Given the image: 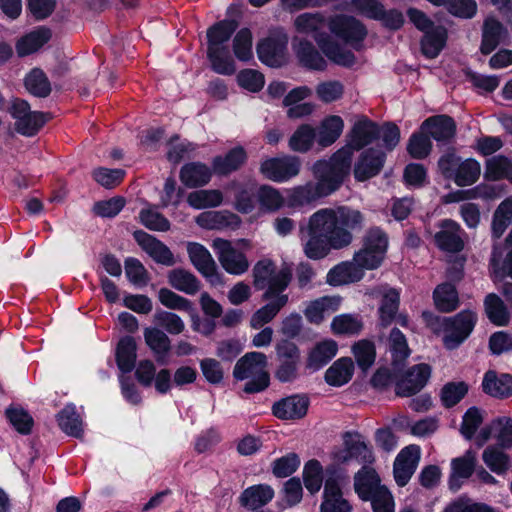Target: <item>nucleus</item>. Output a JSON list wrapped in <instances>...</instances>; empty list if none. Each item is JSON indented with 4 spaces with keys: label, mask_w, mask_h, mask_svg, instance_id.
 I'll return each mask as SVG.
<instances>
[{
    "label": "nucleus",
    "mask_w": 512,
    "mask_h": 512,
    "mask_svg": "<svg viewBox=\"0 0 512 512\" xmlns=\"http://www.w3.org/2000/svg\"><path fill=\"white\" fill-rule=\"evenodd\" d=\"M363 223L364 216L359 210L347 206L322 208V258L331 249L340 250L349 246L353 241L351 231L361 230Z\"/></svg>",
    "instance_id": "nucleus-1"
},
{
    "label": "nucleus",
    "mask_w": 512,
    "mask_h": 512,
    "mask_svg": "<svg viewBox=\"0 0 512 512\" xmlns=\"http://www.w3.org/2000/svg\"><path fill=\"white\" fill-rule=\"evenodd\" d=\"M406 14L417 30L422 32L420 51L426 59H435L447 45L448 30L442 24H436L425 12L410 7Z\"/></svg>",
    "instance_id": "nucleus-2"
},
{
    "label": "nucleus",
    "mask_w": 512,
    "mask_h": 512,
    "mask_svg": "<svg viewBox=\"0 0 512 512\" xmlns=\"http://www.w3.org/2000/svg\"><path fill=\"white\" fill-rule=\"evenodd\" d=\"M361 245V248L354 252L353 261L369 271L381 267L389 248L386 231L380 226L368 228L362 237Z\"/></svg>",
    "instance_id": "nucleus-3"
},
{
    "label": "nucleus",
    "mask_w": 512,
    "mask_h": 512,
    "mask_svg": "<svg viewBox=\"0 0 512 512\" xmlns=\"http://www.w3.org/2000/svg\"><path fill=\"white\" fill-rule=\"evenodd\" d=\"M267 365L268 361L264 353L249 352L237 361L233 375L238 380L252 378V380L245 384V392H260L269 385V374L266 371Z\"/></svg>",
    "instance_id": "nucleus-4"
},
{
    "label": "nucleus",
    "mask_w": 512,
    "mask_h": 512,
    "mask_svg": "<svg viewBox=\"0 0 512 512\" xmlns=\"http://www.w3.org/2000/svg\"><path fill=\"white\" fill-rule=\"evenodd\" d=\"M254 285L258 289L266 288L265 299H271L274 295L281 294L291 281L292 268L288 264H283L276 271L275 265L271 260L264 259L258 261L253 268Z\"/></svg>",
    "instance_id": "nucleus-5"
},
{
    "label": "nucleus",
    "mask_w": 512,
    "mask_h": 512,
    "mask_svg": "<svg viewBox=\"0 0 512 512\" xmlns=\"http://www.w3.org/2000/svg\"><path fill=\"white\" fill-rule=\"evenodd\" d=\"M329 29L339 43L357 52L364 49L368 29L366 25L356 17L347 14L335 15L329 21Z\"/></svg>",
    "instance_id": "nucleus-6"
},
{
    "label": "nucleus",
    "mask_w": 512,
    "mask_h": 512,
    "mask_svg": "<svg viewBox=\"0 0 512 512\" xmlns=\"http://www.w3.org/2000/svg\"><path fill=\"white\" fill-rule=\"evenodd\" d=\"M478 321L476 312L464 309L443 319V344L448 350L460 347L471 335Z\"/></svg>",
    "instance_id": "nucleus-7"
},
{
    "label": "nucleus",
    "mask_w": 512,
    "mask_h": 512,
    "mask_svg": "<svg viewBox=\"0 0 512 512\" xmlns=\"http://www.w3.org/2000/svg\"><path fill=\"white\" fill-rule=\"evenodd\" d=\"M331 463L325 468L322 467V483L324 489L322 493H326L329 485H335L339 493L345 494V490L350 486V476L348 470L343 464L351 461L345 447H334L330 453Z\"/></svg>",
    "instance_id": "nucleus-8"
},
{
    "label": "nucleus",
    "mask_w": 512,
    "mask_h": 512,
    "mask_svg": "<svg viewBox=\"0 0 512 512\" xmlns=\"http://www.w3.org/2000/svg\"><path fill=\"white\" fill-rule=\"evenodd\" d=\"M186 251L191 264L214 287L225 284L222 273L209 250L198 242H187Z\"/></svg>",
    "instance_id": "nucleus-9"
},
{
    "label": "nucleus",
    "mask_w": 512,
    "mask_h": 512,
    "mask_svg": "<svg viewBox=\"0 0 512 512\" xmlns=\"http://www.w3.org/2000/svg\"><path fill=\"white\" fill-rule=\"evenodd\" d=\"M432 368L427 363H419L398 373L395 382V394L398 397H412L418 394L428 383Z\"/></svg>",
    "instance_id": "nucleus-10"
},
{
    "label": "nucleus",
    "mask_w": 512,
    "mask_h": 512,
    "mask_svg": "<svg viewBox=\"0 0 512 512\" xmlns=\"http://www.w3.org/2000/svg\"><path fill=\"white\" fill-rule=\"evenodd\" d=\"M213 248L222 268L231 275H242L249 269V261L246 255L238 251L231 241L223 238H215L212 241Z\"/></svg>",
    "instance_id": "nucleus-11"
},
{
    "label": "nucleus",
    "mask_w": 512,
    "mask_h": 512,
    "mask_svg": "<svg viewBox=\"0 0 512 512\" xmlns=\"http://www.w3.org/2000/svg\"><path fill=\"white\" fill-rule=\"evenodd\" d=\"M288 37L282 30L272 31L259 41L256 50L260 61L271 67H279L286 61Z\"/></svg>",
    "instance_id": "nucleus-12"
},
{
    "label": "nucleus",
    "mask_w": 512,
    "mask_h": 512,
    "mask_svg": "<svg viewBox=\"0 0 512 512\" xmlns=\"http://www.w3.org/2000/svg\"><path fill=\"white\" fill-rule=\"evenodd\" d=\"M278 366L275 377L280 382H290L296 378L297 367L300 361V351L295 343L289 340H280L275 345Z\"/></svg>",
    "instance_id": "nucleus-13"
},
{
    "label": "nucleus",
    "mask_w": 512,
    "mask_h": 512,
    "mask_svg": "<svg viewBox=\"0 0 512 512\" xmlns=\"http://www.w3.org/2000/svg\"><path fill=\"white\" fill-rule=\"evenodd\" d=\"M300 167L301 163L297 157L285 155L264 160L260 165V172L266 179L281 183L297 176Z\"/></svg>",
    "instance_id": "nucleus-14"
},
{
    "label": "nucleus",
    "mask_w": 512,
    "mask_h": 512,
    "mask_svg": "<svg viewBox=\"0 0 512 512\" xmlns=\"http://www.w3.org/2000/svg\"><path fill=\"white\" fill-rule=\"evenodd\" d=\"M387 159L386 152L375 147L364 149L354 164L353 175L356 181L365 182L382 171Z\"/></svg>",
    "instance_id": "nucleus-15"
},
{
    "label": "nucleus",
    "mask_w": 512,
    "mask_h": 512,
    "mask_svg": "<svg viewBox=\"0 0 512 512\" xmlns=\"http://www.w3.org/2000/svg\"><path fill=\"white\" fill-rule=\"evenodd\" d=\"M421 129L435 140L438 145L450 144L457 133V124L454 118L447 114H438L426 118L421 123Z\"/></svg>",
    "instance_id": "nucleus-16"
},
{
    "label": "nucleus",
    "mask_w": 512,
    "mask_h": 512,
    "mask_svg": "<svg viewBox=\"0 0 512 512\" xmlns=\"http://www.w3.org/2000/svg\"><path fill=\"white\" fill-rule=\"evenodd\" d=\"M380 124L367 116L360 117L346 135V140L356 151L366 149L370 144L380 138Z\"/></svg>",
    "instance_id": "nucleus-17"
},
{
    "label": "nucleus",
    "mask_w": 512,
    "mask_h": 512,
    "mask_svg": "<svg viewBox=\"0 0 512 512\" xmlns=\"http://www.w3.org/2000/svg\"><path fill=\"white\" fill-rule=\"evenodd\" d=\"M420 460V447L412 444L404 447L393 465V475L399 487L406 486L415 473Z\"/></svg>",
    "instance_id": "nucleus-18"
},
{
    "label": "nucleus",
    "mask_w": 512,
    "mask_h": 512,
    "mask_svg": "<svg viewBox=\"0 0 512 512\" xmlns=\"http://www.w3.org/2000/svg\"><path fill=\"white\" fill-rule=\"evenodd\" d=\"M438 226L440 230L434 235L435 245L444 252L458 253L462 251L464 242L460 236V225L452 219H443Z\"/></svg>",
    "instance_id": "nucleus-19"
},
{
    "label": "nucleus",
    "mask_w": 512,
    "mask_h": 512,
    "mask_svg": "<svg viewBox=\"0 0 512 512\" xmlns=\"http://www.w3.org/2000/svg\"><path fill=\"white\" fill-rule=\"evenodd\" d=\"M134 238L155 262L165 266H173L176 263L171 250L155 237L143 231H136Z\"/></svg>",
    "instance_id": "nucleus-20"
},
{
    "label": "nucleus",
    "mask_w": 512,
    "mask_h": 512,
    "mask_svg": "<svg viewBox=\"0 0 512 512\" xmlns=\"http://www.w3.org/2000/svg\"><path fill=\"white\" fill-rule=\"evenodd\" d=\"M385 485L374 468L363 466L354 475V490L359 499L367 502L372 499Z\"/></svg>",
    "instance_id": "nucleus-21"
},
{
    "label": "nucleus",
    "mask_w": 512,
    "mask_h": 512,
    "mask_svg": "<svg viewBox=\"0 0 512 512\" xmlns=\"http://www.w3.org/2000/svg\"><path fill=\"white\" fill-rule=\"evenodd\" d=\"M482 390L496 399H507L512 396V375L488 370L482 380Z\"/></svg>",
    "instance_id": "nucleus-22"
},
{
    "label": "nucleus",
    "mask_w": 512,
    "mask_h": 512,
    "mask_svg": "<svg viewBox=\"0 0 512 512\" xmlns=\"http://www.w3.org/2000/svg\"><path fill=\"white\" fill-rule=\"evenodd\" d=\"M506 27L495 17L485 18L482 26L480 52L483 55L491 54L507 36Z\"/></svg>",
    "instance_id": "nucleus-23"
},
{
    "label": "nucleus",
    "mask_w": 512,
    "mask_h": 512,
    "mask_svg": "<svg viewBox=\"0 0 512 512\" xmlns=\"http://www.w3.org/2000/svg\"><path fill=\"white\" fill-rule=\"evenodd\" d=\"M308 399L303 396L293 395L281 399L273 404V415L281 420H297L304 417L308 410Z\"/></svg>",
    "instance_id": "nucleus-24"
},
{
    "label": "nucleus",
    "mask_w": 512,
    "mask_h": 512,
    "mask_svg": "<svg viewBox=\"0 0 512 512\" xmlns=\"http://www.w3.org/2000/svg\"><path fill=\"white\" fill-rule=\"evenodd\" d=\"M365 270L356 261H344L329 270L326 281L332 286L356 283L362 280Z\"/></svg>",
    "instance_id": "nucleus-25"
},
{
    "label": "nucleus",
    "mask_w": 512,
    "mask_h": 512,
    "mask_svg": "<svg viewBox=\"0 0 512 512\" xmlns=\"http://www.w3.org/2000/svg\"><path fill=\"white\" fill-rule=\"evenodd\" d=\"M300 238L304 252L311 259L320 258V212H315L306 224L300 227Z\"/></svg>",
    "instance_id": "nucleus-26"
},
{
    "label": "nucleus",
    "mask_w": 512,
    "mask_h": 512,
    "mask_svg": "<svg viewBox=\"0 0 512 512\" xmlns=\"http://www.w3.org/2000/svg\"><path fill=\"white\" fill-rule=\"evenodd\" d=\"M343 445L351 460H357L364 466L375 461L372 449L362 440V436L358 432H345Z\"/></svg>",
    "instance_id": "nucleus-27"
},
{
    "label": "nucleus",
    "mask_w": 512,
    "mask_h": 512,
    "mask_svg": "<svg viewBox=\"0 0 512 512\" xmlns=\"http://www.w3.org/2000/svg\"><path fill=\"white\" fill-rule=\"evenodd\" d=\"M274 494L273 488L268 484L253 485L241 493L239 502L243 507L255 510L268 504Z\"/></svg>",
    "instance_id": "nucleus-28"
},
{
    "label": "nucleus",
    "mask_w": 512,
    "mask_h": 512,
    "mask_svg": "<svg viewBox=\"0 0 512 512\" xmlns=\"http://www.w3.org/2000/svg\"><path fill=\"white\" fill-rule=\"evenodd\" d=\"M476 466V453L469 449L461 457L452 459L451 469L452 473L449 478V488L452 491H457L460 484L455 483L457 478L467 479L472 476Z\"/></svg>",
    "instance_id": "nucleus-29"
},
{
    "label": "nucleus",
    "mask_w": 512,
    "mask_h": 512,
    "mask_svg": "<svg viewBox=\"0 0 512 512\" xmlns=\"http://www.w3.org/2000/svg\"><path fill=\"white\" fill-rule=\"evenodd\" d=\"M354 362L350 357L337 359L325 372V381L334 387L347 384L354 374Z\"/></svg>",
    "instance_id": "nucleus-30"
},
{
    "label": "nucleus",
    "mask_w": 512,
    "mask_h": 512,
    "mask_svg": "<svg viewBox=\"0 0 512 512\" xmlns=\"http://www.w3.org/2000/svg\"><path fill=\"white\" fill-rule=\"evenodd\" d=\"M388 344L392 358V366L397 370L404 366L411 354L407 338L400 329L394 327L390 331Z\"/></svg>",
    "instance_id": "nucleus-31"
},
{
    "label": "nucleus",
    "mask_w": 512,
    "mask_h": 512,
    "mask_svg": "<svg viewBox=\"0 0 512 512\" xmlns=\"http://www.w3.org/2000/svg\"><path fill=\"white\" fill-rule=\"evenodd\" d=\"M211 177L210 168L200 162L185 164L180 170V180L189 188L204 186L210 181Z\"/></svg>",
    "instance_id": "nucleus-32"
},
{
    "label": "nucleus",
    "mask_w": 512,
    "mask_h": 512,
    "mask_svg": "<svg viewBox=\"0 0 512 512\" xmlns=\"http://www.w3.org/2000/svg\"><path fill=\"white\" fill-rule=\"evenodd\" d=\"M167 281L172 288L187 295L196 294L201 287L198 278L191 271L183 268L170 270Z\"/></svg>",
    "instance_id": "nucleus-33"
},
{
    "label": "nucleus",
    "mask_w": 512,
    "mask_h": 512,
    "mask_svg": "<svg viewBox=\"0 0 512 512\" xmlns=\"http://www.w3.org/2000/svg\"><path fill=\"white\" fill-rule=\"evenodd\" d=\"M322 55H325L334 64L351 68L356 63V56L339 42H331L322 32Z\"/></svg>",
    "instance_id": "nucleus-34"
},
{
    "label": "nucleus",
    "mask_w": 512,
    "mask_h": 512,
    "mask_svg": "<svg viewBox=\"0 0 512 512\" xmlns=\"http://www.w3.org/2000/svg\"><path fill=\"white\" fill-rule=\"evenodd\" d=\"M247 160V153L241 146L231 149L225 156L213 159V169L217 174L227 175L238 170Z\"/></svg>",
    "instance_id": "nucleus-35"
},
{
    "label": "nucleus",
    "mask_w": 512,
    "mask_h": 512,
    "mask_svg": "<svg viewBox=\"0 0 512 512\" xmlns=\"http://www.w3.org/2000/svg\"><path fill=\"white\" fill-rule=\"evenodd\" d=\"M400 294L395 288H390L385 292L380 300L378 308L379 326L387 328L390 326L399 311Z\"/></svg>",
    "instance_id": "nucleus-36"
},
{
    "label": "nucleus",
    "mask_w": 512,
    "mask_h": 512,
    "mask_svg": "<svg viewBox=\"0 0 512 512\" xmlns=\"http://www.w3.org/2000/svg\"><path fill=\"white\" fill-rule=\"evenodd\" d=\"M144 339L147 346L154 353L157 362L165 364V358L171 346L169 337L160 329L146 328L144 330Z\"/></svg>",
    "instance_id": "nucleus-37"
},
{
    "label": "nucleus",
    "mask_w": 512,
    "mask_h": 512,
    "mask_svg": "<svg viewBox=\"0 0 512 512\" xmlns=\"http://www.w3.org/2000/svg\"><path fill=\"white\" fill-rule=\"evenodd\" d=\"M484 309L489 321L496 326H507L510 313L504 301L495 293L488 294L484 299Z\"/></svg>",
    "instance_id": "nucleus-38"
},
{
    "label": "nucleus",
    "mask_w": 512,
    "mask_h": 512,
    "mask_svg": "<svg viewBox=\"0 0 512 512\" xmlns=\"http://www.w3.org/2000/svg\"><path fill=\"white\" fill-rule=\"evenodd\" d=\"M51 38V32L46 28H39L23 36L16 44L17 54L21 57L38 51Z\"/></svg>",
    "instance_id": "nucleus-39"
},
{
    "label": "nucleus",
    "mask_w": 512,
    "mask_h": 512,
    "mask_svg": "<svg viewBox=\"0 0 512 512\" xmlns=\"http://www.w3.org/2000/svg\"><path fill=\"white\" fill-rule=\"evenodd\" d=\"M268 300L269 303L257 310L251 317L250 323L254 329L261 328L263 325L269 323L280 309L286 305L288 296L285 294H277Z\"/></svg>",
    "instance_id": "nucleus-40"
},
{
    "label": "nucleus",
    "mask_w": 512,
    "mask_h": 512,
    "mask_svg": "<svg viewBox=\"0 0 512 512\" xmlns=\"http://www.w3.org/2000/svg\"><path fill=\"white\" fill-rule=\"evenodd\" d=\"M57 422L60 429L65 434L76 438H82L83 423L80 415L76 412L74 405L70 404L65 406L57 414Z\"/></svg>",
    "instance_id": "nucleus-41"
},
{
    "label": "nucleus",
    "mask_w": 512,
    "mask_h": 512,
    "mask_svg": "<svg viewBox=\"0 0 512 512\" xmlns=\"http://www.w3.org/2000/svg\"><path fill=\"white\" fill-rule=\"evenodd\" d=\"M433 299L436 308L444 313L456 310L459 305L457 289L451 283L438 285L433 292Z\"/></svg>",
    "instance_id": "nucleus-42"
},
{
    "label": "nucleus",
    "mask_w": 512,
    "mask_h": 512,
    "mask_svg": "<svg viewBox=\"0 0 512 512\" xmlns=\"http://www.w3.org/2000/svg\"><path fill=\"white\" fill-rule=\"evenodd\" d=\"M227 189L234 192V207L238 212L248 214L255 209L256 200L252 186L231 182Z\"/></svg>",
    "instance_id": "nucleus-43"
},
{
    "label": "nucleus",
    "mask_w": 512,
    "mask_h": 512,
    "mask_svg": "<svg viewBox=\"0 0 512 512\" xmlns=\"http://www.w3.org/2000/svg\"><path fill=\"white\" fill-rule=\"evenodd\" d=\"M356 364L363 372H367L375 363L376 346L372 340L361 339L351 347Z\"/></svg>",
    "instance_id": "nucleus-44"
},
{
    "label": "nucleus",
    "mask_w": 512,
    "mask_h": 512,
    "mask_svg": "<svg viewBox=\"0 0 512 512\" xmlns=\"http://www.w3.org/2000/svg\"><path fill=\"white\" fill-rule=\"evenodd\" d=\"M364 328L360 316L353 314H341L335 316L331 323V330L334 335L357 336Z\"/></svg>",
    "instance_id": "nucleus-45"
},
{
    "label": "nucleus",
    "mask_w": 512,
    "mask_h": 512,
    "mask_svg": "<svg viewBox=\"0 0 512 512\" xmlns=\"http://www.w3.org/2000/svg\"><path fill=\"white\" fill-rule=\"evenodd\" d=\"M137 345L134 338L126 336L118 342L116 349V361L119 369L123 372H130L136 362Z\"/></svg>",
    "instance_id": "nucleus-46"
},
{
    "label": "nucleus",
    "mask_w": 512,
    "mask_h": 512,
    "mask_svg": "<svg viewBox=\"0 0 512 512\" xmlns=\"http://www.w3.org/2000/svg\"><path fill=\"white\" fill-rule=\"evenodd\" d=\"M236 28L237 23L234 20H223L210 27L207 31L208 48L215 50V48L227 47L225 44Z\"/></svg>",
    "instance_id": "nucleus-47"
},
{
    "label": "nucleus",
    "mask_w": 512,
    "mask_h": 512,
    "mask_svg": "<svg viewBox=\"0 0 512 512\" xmlns=\"http://www.w3.org/2000/svg\"><path fill=\"white\" fill-rule=\"evenodd\" d=\"M469 391V385L465 381H450L444 384L440 390V401L444 408L451 409L460 403Z\"/></svg>",
    "instance_id": "nucleus-48"
},
{
    "label": "nucleus",
    "mask_w": 512,
    "mask_h": 512,
    "mask_svg": "<svg viewBox=\"0 0 512 512\" xmlns=\"http://www.w3.org/2000/svg\"><path fill=\"white\" fill-rule=\"evenodd\" d=\"M432 147L429 135L420 126L419 130L413 132L409 137L406 150L412 159L423 160L430 155Z\"/></svg>",
    "instance_id": "nucleus-49"
},
{
    "label": "nucleus",
    "mask_w": 512,
    "mask_h": 512,
    "mask_svg": "<svg viewBox=\"0 0 512 512\" xmlns=\"http://www.w3.org/2000/svg\"><path fill=\"white\" fill-rule=\"evenodd\" d=\"M481 173L480 163L474 158L461 161L452 180L459 187L473 185Z\"/></svg>",
    "instance_id": "nucleus-50"
},
{
    "label": "nucleus",
    "mask_w": 512,
    "mask_h": 512,
    "mask_svg": "<svg viewBox=\"0 0 512 512\" xmlns=\"http://www.w3.org/2000/svg\"><path fill=\"white\" fill-rule=\"evenodd\" d=\"M26 90L36 97H47L51 92V83L39 68H33L24 78Z\"/></svg>",
    "instance_id": "nucleus-51"
},
{
    "label": "nucleus",
    "mask_w": 512,
    "mask_h": 512,
    "mask_svg": "<svg viewBox=\"0 0 512 512\" xmlns=\"http://www.w3.org/2000/svg\"><path fill=\"white\" fill-rule=\"evenodd\" d=\"M236 219L237 217L229 212L208 211L199 214L195 221L204 229L219 230L229 226Z\"/></svg>",
    "instance_id": "nucleus-52"
},
{
    "label": "nucleus",
    "mask_w": 512,
    "mask_h": 512,
    "mask_svg": "<svg viewBox=\"0 0 512 512\" xmlns=\"http://www.w3.org/2000/svg\"><path fill=\"white\" fill-rule=\"evenodd\" d=\"M188 204L194 209H206L218 207L223 202V194L220 190H197L187 196Z\"/></svg>",
    "instance_id": "nucleus-53"
},
{
    "label": "nucleus",
    "mask_w": 512,
    "mask_h": 512,
    "mask_svg": "<svg viewBox=\"0 0 512 512\" xmlns=\"http://www.w3.org/2000/svg\"><path fill=\"white\" fill-rule=\"evenodd\" d=\"M503 448L497 445H490L485 448L482 459L488 468L498 474H504L510 465L509 456L503 452Z\"/></svg>",
    "instance_id": "nucleus-54"
},
{
    "label": "nucleus",
    "mask_w": 512,
    "mask_h": 512,
    "mask_svg": "<svg viewBox=\"0 0 512 512\" xmlns=\"http://www.w3.org/2000/svg\"><path fill=\"white\" fill-rule=\"evenodd\" d=\"M207 55L215 72L222 75H231L235 72L236 67L228 47L215 48V50L207 48Z\"/></svg>",
    "instance_id": "nucleus-55"
},
{
    "label": "nucleus",
    "mask_w": 512,
    "mask_h": 512,
    "mask_svg": "<svg viewBox=\"0 0 512 512\" xmlns=\"http://www.w3.org/2000/svg\"><path fill=\"white\" fill-rule=\"evenodd\" d=\"M351 503L339 493L335 485H329L326 493H322V512H351Z\"/></svg>",
    "instance_id": "nucleus-56"
},
{
    "label": "nucleus",
    "mask_w": 512,
    "mask_h": 512,
    "mask_svg": "<svg viewBox=\"0 0 512 512\" xmlns=\"http://www.w3.org/2000/svg\"><path fill=\"white\" fill-rule=\"evenodd\" d=\"M281 192L269 185H262L257 192V201L265 212H275L285 205Z\"/></svg>",
    "instance_id": "nucleus-57"
},
{
    "label": "nucleus",
    "mask_w": 512,
    "mask_h": 512,
    "mask_svg": "<svg viewBox=\"0 0 512 512\" xmlns=\"http://www.w3.org/2000/svg\"><path fill=\"white\" fill-rule=\"evenodd\" d=\"M344 121L338 115H329L322 119V148L331 146L341 136Z\"/></svg>",
    "instance_id": "nucleus-58"
},
{
    "label": "nucleus",
    "mask_w": 512,
    "mask_h": 512,
    "mask_svg": "<svg viewBox=\"0 0 512 512\" xmlns=\"http://www.w3.org/2000/svg\"><path fill=\"white\" fill-rule=\"evenodd\" d=\"M290 206H302L311 203L320 196V183L307 184L288 190Z\"/></svg>",
    "instance_id": "nucleus-59"
},
{
    "label": "nucleus",
    "mask_w": 512,
    "mask_h": 512,
    "mask_svg": "<svg viewBox=\"0 0 512 512\" xmlns=\"http://www.w3.org/2000/svg\"><path fill=\"white\" fill-rule=\"evenodd\" d=\"M159 302L168 309L194 313V308L190 300L173 292L168 288H161L158 292Z\"/></svg>",
    "instance_id": "nucleus-60"
},
{
    "label": "nucleus",
    "mask_w": 512,
    "mask_h": 512,
    "mask_svg": "<svg viewBox=\"0 0 512 512\" xmlns=\"http://www.w3.org/2000/svg\"><path fill=\"white\" fill-rule=\"evenodd\" d=\"M296 30L314 39L317 43L320 40V16L317 13H303L296 17L294 21Z\"/></svg>",
    "instance_id": "nucleus-61"
},
{
    "label": "nucleus",
    "mask_w": 512,
    "mask_h": 512,
    "mask_svg": "<svg viewBox=\"0 0 512 512\" xmlns=\"http://www.w3.org/2000/svg\"><path fill=\"white\" fill-rule=\"evenodd\" d=\"M252 33L249 29L243 28L237 32L233 39V52L240 61H249L253 57Z\"/></svg>",
    "instance_id": "nucleus-62"
},
{
    "label": "nucleus",
    "mask_w": 512,
    "mask_h": 512,
    "mask_svg": "<svg viewBox=\"0 0 512 512\" xmlns=\"http://www.w3.org/2000/svg\"><path fill=\"white\" fill-rule=\"evenodd\" d=\"M447 12L459 19H472L476 16L478 5L476 0H446Z\"/></svg>",
    "instance_id": "nucleus-63"
},
{
    "label": "nucleus",
    "mask_w": 512,
    "mask_h": 512,
    "mask_svg": "<svg viewBox=\"0 0 512 512\" xmlns=\"http://www.w3.org/2000/svg\"><path fill=\"white\" fill-rule=\"evenodd\" d=\"M315 139V129L304 124L291 136L289 146L293 151L306 152L310 149Z\"/></svg>",
    "instance_id": "nucleus-64"
}]
</instances>
